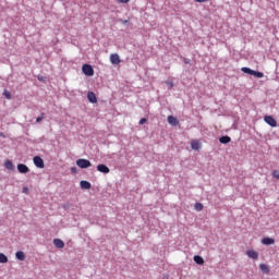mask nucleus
Wrapping results in <instances>:
<instances>
[{"mask_svg": "<svg viewBox=\"0 0 279 279\" xmlns=\"http://www.w3.org/2000/svg\"><path fill=\"white\" fill-rule=\"evenodd\" d=\"M87 99H88L92 104H97V102H98L97 96L95 95L94 92L87 93Z\"/></svg>", "mask_w": 279, "mask_h": 279, "instance_id": "9", "label": "nucleus"}, {"mask_svg": "<svg viewBox=\"0 0 279 279\" xmlns=\"http://www.w3.org/2000/svg\"><path fill=\"white\" fill-rule=\"evenodd\" d=\"M97 171L100 172V173L108 174V173H110L111 170H110V168H108L106 165L99 163V165L97 166Z\"/></svg>", "mask_w": 279, "mask_h": 279, "instance_id": "5", "label": "nucleus"}, {"mask_svg": "<svg viewBox=\"0 0 279 279\" xmlns=\"http://www.w3.org/2000/svg\"><path fill=\"white\" fill-rule=\"evenodd\" d=\"M191 146H192V149H194V150H199L201 147H202V144H201L199 141L193 140L192 143H191Z\"/></svg>", "mask_w": 279, "mask_h": 279, "instance_id": "13", "label": "nucleus"}, {"mask_svg": "<svg viewBox=\"0 0 279 279\" xmlns=\"http://www.w3.org/2000/svg\"><path fill=\"white\" fill-rule=\"evenodd\" d=\"M44 116H45V113H41V117H37L36 122L37 123L41 122L44 120Z\"/></svg>", "mask_w": 279, "mask_h": 279, "instance_id": "25", "label": "nucleus"}, {"mask_svg": "<svg viewBox=\"0 0 279 279\" xmlns=\"http://www.w3.org/2000/svg\"><path fill=\"white\" fill-rule=\"evenodd\" d=\"M82 72L86 76H93L94 75V69L89 64H84L83 68H82Z\"/></svg>", "mask_w": 279, "mask_h": 279, "instance_id": "4", "label": "nucleus"}, {"mask_svg": "<svg viewBox=\"0 0 279 279\" xmlns=\"http://www.w3.org/2000/svg\"><path fill=\"white\" fill-rule=\"evenodd\" d=\"M17 170L20 173H27L29 171L28 167L24 163H19L17 165Z\"/></svg>", "mask_w": 279, "mask_h": 279, "instance_id": "10", "label": "nucleus"}, {"mask_svg": "<svg viewBox=\"0 0 279 279\" xmlns=\"http://www.w3.org/2000/svg\"><path fill=\"white\" fill-rule=\"evenodd\" d=\"M197 3H205L208 2V0H195Z\"/></svg>", "mask_w": 279, "mask_h": 279, "instance_id": "31", "label": "nucleus"}, {"mask_svg": "<svg viewBox=\"0 0 279 279\" xmlns=\"http://www.w3.org/2000/svg\"><path fill=\"white\" fill-rule=\"evenodd\" d=\"M166 85H168L170 88L173 87V83H172L171 81H167V82H166Z\"/></svg>", "mask_w": 279, "mask_h": 279, "instance_id": "30", "label": "nucleus"}, {"mask_svg": "<svg viewBox=\"0 0 279 279\" xmlns=\"http://www.w3.org/2000/svg\"><path fill=\"white\" fill-rule=\"evenodd\" d=\"M4 167L8 169V170H13L14 169V165L12 161L8 160L4 162Z\"/></svg>", "mask_w": 279, "mask_h": 279, "instance_id": "20", "label": "nucleus"}, {"mask_svg": "<svg viewBox=\"0 0 279 279\" xmlns=\"http://www.w3.org/2000/svg\"><path fill=\"white\" fill-rule=\"evenodd\" d=\"M110 62L111 64L118 65L121 62L119 54H110Z\"/></svg>", "mask_w": 279, "mask_h": 279, "instance_id": "7", "label": "nucleus"}, {"mask_svg": "<svg viewBox=\"0 0 279 279\" xmlns=\"http://www.w3.org/2000/svg\"><path fill=\"white\" fill-rule=\"evenodd\" d=\"M185 63H190V61H185Z\"/></svg>", "mask_w": 279, "mask_h": 279, "instance_id": "32", "label": "nucleus"}, {"mask_svg": "<svg viewBox=\"0 0 279 279\" xmlns=\"http://www.w3.org/2000/svg\"><path fill=\"white\" fill-rule=\"evenodd\" d=\"M15 256L17 260H25L24 252H16Z\"/></svg>", "mask_w": 279, "mask_h": 279, "instance_id": "19", "label": "nucleus"}, {"mask_svg": "<svg viewBox=\"0 0 279 279\" xmlns=\"http://www.w3.org/2000/svg\"><path fill=\"white\" fill-rule=\"evenodd\" d=\"M194 262L198 265H204V258L201 255H195L194 256Z\"/></svg>", "mask_w": 279, "mask_h": 279, "instance_id": "18", "label": "nucleus"}, {"mask_svg": "<svg viewBox=\"0 0 279 279\" xmlns=\"http://www.w3.org/2000/svg\"><path fill=\"white\" fill-rule=\"evenodd\" d=\"M53 245L59 248V250H63L64 248V242L60 239H54L53 240Z\"/></svg>", "mask_w": 279, "mask_h": 279, "instance_id": "11", "label": "nucleus"}, {"mask_svg": "<svg viewBox=\"0 0 279 279\" xmlns=\"http://www.w3.org/2000/svg\"><path fill=\"white\" fill-rule=\"evenodd\" d=\"M276 243V240H274L272 238H263L262 239V244L269 246Z\"/></svg>", "mask_w": 279, "mask_h": 279, "instance_id": "8", "label": "nucleus"}, {"mask_svg": "<svg viewBox=\"0 0 279 279\" xmlns=\"http://www.w3.org/2000/svg\"><path fill=\"white\" fill-rule=\"evenodd\" d=\"M246 255H247L250 258L254 259V260H257V259H258V253L255 252V251H247V252H246Z\"/></svg>", "mask_w": 279, "mask_h": 279, "instance_id": "14", "label": "nucleus"}, {"mask_svg": "<svg viewBox=\"0 0 279 279\" xmlns=\"http://www.w3.org/2000/svg\"><path fill=\"white\" fill-rule=\"evenodd\" d=\"M81 187L82 190H90L92 189V183H89L88 181H81Z\"/></svg>", "mask_w": 279, "mask_h": 279, "instance_id": "15", "label": "nucleus"}, {"mask_svg": "<svg viewBox=\"0 0 279 279\" xmlns=\"http://www.w3.org/2000/svg\"><path fill=\"white\" fill-rule=\"evenodd\" d=\"M9 262V257L2 253H0V263L5 264Z\"/></svg>", "mask_w": 279, "mask_h": 279, "instance_id": "21", "label": "nucleus"}, {"mask_svg": "<svg viewBox=\"0 0 279 279\" xmlns=\"http://www.w3.org/2000/svg\"><path fill=\"white\" fill-rule=\"evenodd\" d=\"M118 3H129L130 0H116Z\"/></svg>", "mask_w": 279, "mask_h": 279, "instance_id": "29", "label": "nucleus"}, {"mask_svg": "<svg viewBox=\"0 0 279 279\" xmlns=\"http://www.w3.org/2000/svg\"><path fill=\"white\" fill-rule=\"evenodd\" d=\"M241 72L242 73H247V74L253 75V76L258 77V78H262V77L265 76V74H263L262 72L252 70L250 68H241Z\"/></svg>", "mask_w": 279, "mask_h": 279, "instance_id": "1", "label": "nucleus"}, {"mask_svg": "<svg viewBox=\"0 0 279 279\" xmlns=\"http://www.w3.org/2000/svg\"><path fill=\"white\" fill-rule=\"evenodd\" d=\"M219 142H220V144H222V145H227V144H229V143L231 142V137H229V136H222V137L219 138Z\"/></svg>", "mask_w": 279, "mask_h": 279, "instance_id": "17", "label": "nucleus"}, {"mask_svg": "<svg viewBox=\"0 0 279 279\" xmlns=\"http://www.w3.org/2000/svg\"><path fill=\"white\" fill-rule=\"evenodd\" d=\"M146 121H147V120H146L145 118H142V119H140L138 124H140V125H143L144 123H146Z\"/></svg>", "mask_w": 279, "mask_h": 279, "instance_id": "27", "label": "nucleus"}, {"mask_svg": "<svg viewBox=\"0 0 279 279\" xmlns=\"http://www.w3.org/2000/svg\"><path fill=\"white\" fill-rule=\"evenodd\" d=\"M168 122L172 126H178L179 125V120L175 117H173V116H169L168 117Z\"/></svg>", "mask_w": 279, "mask_h": 279, "instance_id": "12", "label": "nucleus"}, {"mask_svg": "<svg viewBox=\"0 0 279 279\" xmlns=\"http://www.w3.org/2000/svg\"><path fill=\"white\" fill-rule=\"evenodd\" d=\"M33 161H34L35 167H37V168H41L43 169L45 167L44 161H43V159L39 156H35L33 158Z\"/></svg>", "mask_w": 279, "mask_h": 279, "instance_id": "6", "label": "nucleus"}, {"mask_svg": "<svg viewBox=\"0 0 279 279\" xmlns=\"http://www.w3.org/2000/svg\"><path fill=\"white\" fill-rule=\"evenodd\" d=\"M203 209H204V205L203 204H201V203H196L195 204V210L196 211H203Z\"/></svg>", "mask_w": 279, "mask_h": 279, "instance_id": "22", "label": "nucleus"}, {"mask_svg": "<svg viewBox=\"0 0 279 279\" xmlns=\"http://www.w3.org/2000/svg\"><path fill=\"white\" fill-rule=\"evenodd\" d=\"M70 171H71L72 174H76L77 173V169L75 167H72L70 169Z\"/></svg>", "mask_w": 279, "mask_h": 279, "instance_id": "28", "label": "nucleus"}, {"mask_svg": "<svg viewBox=\"0 0 279 279\" xmlns=\"http://www.w3.org/2000/svg\"><path fill=\"white\" fill-rule=\"evenodd\" d=\"M3 95L7 99H11V93L8 89H4Z\"/></svg>", "mask_w": 279, "mask_h": 279, "instance_id": "23", "label": "nucleus"}, {"mask_svg": "<svg viewBox=\"0 0 279 279\" xmlns=\"http://www.w3.org/2000/svg\"><path fill=\"white\" fill-rule=\"evenodd\" d=\"M76 167H80L81 169H87L92 167V162L86 159H78L75 161Z\"/></svg>", "mask_w": 279, "mask_h": 279, "instance_id": "2", "label": "nucleus"}, {"mask_svg": "<svg viewBox=\"0 0 279 279\" xmlns=\"http://www.w3.org/2000/svg\"><path fill=\"white\" fill-rule=\"evenodd\" d=\"M259 269H260V271H262L263 274H266V275H268V274L270 272L269 266H267V265H265V264H260V265H259Z\"/></svg>", "mask_w": 279, "mask_h": 279, "instance_id": "16", "label": "nucleus"}, {"mask_svg": "<svg viewBox=\"0 0 279 279\" xmlns=\"http://www.w3.org/2000/svg\"><path fill=\"white\" fill-rule=\"evenodd\" d=\"M264 121L271 128L278 126V122H276V119L272 116H265Z\"/></svg>", "mask_w": 279, "mask_h": 279, "instance_id": "3", "label": "nucleus"}, {"mask_svg": "<svg viewBox=\"0 0 279 279\" xmlns=\"http://www.w3.org/2000/svg\"><path fill=\"white\" fill-rule=\"evenodd\" d=\"M272 177L276 179V180H279V171L278 170H275L272 172Z\"/></svg>", "mask_w": 279, "mask_h": 279, "instance_id": "24", "label": "nucleus"}, {"mask_svg": "<svg viewBox=\"0 0 279 279\" xmlns=\"http://www.w3.org/2000/svg\"><path fill=\"white\" fill-rule=\"evenodd\" d=\"M22 192H23L24 194H29V190H28L27 186H24V187L22 189Z\"/></svg>", "mask_w": 279, "mask_h": 279, "instance_id": "26", "label": "nucleus"}]
</instances>
